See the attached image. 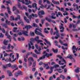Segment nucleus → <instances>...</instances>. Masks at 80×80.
<instances>
[{
	"label": "nucleus",
	"instance_id": "48",
	"mask_svg": "<svg viewBox=\"0 0 80 80\" xmlns=\"http://www.w3.org/2000/svg\"><path fill=\"white\" fill-rule=\"evenodd\" d=\"M32 56L34 57H35V58H37V56L35 53L32 54Z\"/></svg>",
	"mask_w": 80,
	"mask_h": 80
},
{
	"label": "nucleus",
	"instance_id": "22",
	"mask_svg": "<svg viewBox=\"0 0 80 80\" xmlns=\"http://www.w3.org/2000/svg\"><path fill=\"white\" fill-rule=\"evenodd\" d=\"M57 70L59 73H62L63 72V71L61 68L57 69Z\"/></svg>",
	"mask_w": 80,
	"mask_h": 80
},
{
	"label": "nucleus",
	"instance_id": "43",
	"mask_svg": "<svg viewBox=\"0 0 80 80\" xmlns=\"http://www.w3.org/2000/svg\"><path fill=\"white\" fill-rule=\"evenodd\" d=\"M19 13V11H18V10H16V12H15L14 13L15 14V15H18V13Z\"/></svg>",
	"mask_w": 80,
	"mask_h": 80
},
{
	"label": "nucleus",
	"instance_id": "28",
	"mask_svg": "<svg viewBox=\"0 0 80 80\" xmlns=\"http://www.w3.org/2000/svg\"><path fill=\"white\" fill-rule=\"evenodd\" d=\"M11 18L10 19V20L11 21H13V20H15V18L13 17V16H12L10 17Z\"/></svg>",
	"mask_w": 80,
	"mask_h": 80
},
{
	"label": "nucleus",
	"instance_id": "36",
	"mask_svg": "<svg viewBox=\"0 0 80 80\" xmlns=\"http://www.w3.org/2000/svg\"><path fill=\"white\" fill-rule=\"evenodd\" d=\"M6 36H7V38L10 39L9 40H10V42H11V39L12 38V37H11V36L10 35H8Z\"/></svg>",
	"mask_w": 80,
	"mask_h": 80
},
{
	"label": "nucleus",
	"instance_id": "30",
	"mask_svg": "<svg viewBox=\"0 0 80 80\" xmlns=\"http://www.w3.org/2000/svg\"><path fill=\"white\" fill-rule=\"evenodd\" d=\"M77 49H78V48H76V47H75V46H73L72 47V50H76V51H77Z\"/></svg>",
	"mask_w": 80,
	"mask_h": 80
},
{
	"label": "nucleus",
	"instance_id": "57",
	"mask_svg": "<svg viewBox=\"0 0 80 80\" xmlns=\"http://www.w3.org/2000/svg\"><path fill=\"white\" fill-rule=\"evenodd\" d=\"M32 64V61H29V66H30Z\"/></svg>",
	"mask_w": 80,
	"mask_h": 80
},
{
	"label": "nucleus",
	"instance_id": "19",
	"mask_svg": "<svg viewBox=\"0 0 80 80\" xmlns=\"http://www.w3.org/2000/svg\"><path fill=\"white\" fill-rule=\"evenodd\" d=\"M56 17H58V15H60L61 17H63L62 16V13H61L60 12H58V14L57 13L56 14Z\"/></svg>",
	"mask_w": 80,
	"mask_h": 80
},
{
	"label": "nucleus",
	"instance_id": "32",
	"mask_svg": "<svg viewBox=\"0 0 80 80\" xmlns=\"http://www.w3.org/2000/svg\"><path fill=\"white\" fill-rule=\"evenodd\" d=\"M6 23L7 24H8V25H10V21H8V20H6Z\"/></svg>",
	"mask_w": 80,
	"mask_h": 80
},
{
	"label": "nucleus",
	"instance_id": "49",
	"mask_svg": "<svg viewBox=\"0 0 80 80\" xmlns=\"http://www.w3.org/2000/svg\"><path fill=\"white\" fill-rule=\"evenodd\" d=\"M7 66H8L9 67H12V64H11V63H9L8 64H7Z\"/></svg>",
	"mask_w": 80,
	"mask_h": 80
},
{
	"label": "nucleus",
	"instance_id": "41",
	"mask_svg": "<svg viewBox=\"0 0 80 80\" xmlns=\"http://www.w3.org/2000/svg\"><path fill=\"white\" fill-rule=\"evenodd\" d=\"M44 21H45V19L42 18L41 20L42 23V24H43V23H44Z\"/></svg>",
	"mask_w": 80,
	"mask_h": 80
},
{
	"label": "nucleus",
	"instance_id": "46",
	"mask_svg": "<svg viewBox=\"0 0 80 80\" xmlns=\"http://www.w3.org/2000/svg\"><path fill=\"white\" fill-rule=\"evenodd\" d=\"M61 35L62 37H65V36H66V34L64 33H62L61 34Z\"/></svg>",
	"mask_w": 80,
	"mask_h": 80
},
{
	"label": "nucleus",
	"instance_id": "4",
	"mask_svg": "<svg viewBox=\"0 0 80 80\" xmlns=\"http://www.w3.org/2000/svg\"><path fill=\"white\" fill-rule=\"evenodd\" d=\"M29 50H30L31 48L33 49L35 48V47L33 46V41H31L30 43H28Z\"/></svg>",
	"mask_w": 80,
	"mask_h": 80
},
{
	"label": "nucleus",
	"instance_id": "54",
	"mask_svg": "<svg viewBox=\"0 0 80 80\" xmlns=\"http://www.w3.org/2000/svg\"><path fill=\"white\" fill-rule=\"evenodd\" d=\"M3 37V35L2 34V33H0V38H2Z\"/></svg>",
	"mask_w": 80,
	"mask_h": 80
},
{
	"label": "nucleus",
	"instance_id": "2",
	"mask_svg": "<svg viewBox=\"0 0 80 80\" xmlns=\"http://www.w3.org/2000/svg\"><path fill=\"white\" fill-rule=\"evenodd\" d=\"M35 33L37 34V35H40L42 37H44V36L40 32H42V31L38 29V28H36V30L35 31Z\"/></svg>",
	"mask_w": 80,
	"mask_h": 80
},
{
	"label": "nucleus",
	"instance_id": "24",
	"mask_svg": "<svg viewBox=\"0 0 80 80\" xmlns=\"http://www.w3.org/2000/svg\"><path fill=\"white\" fill-rule=\"evenodd\" d=\"M79 70H80V68H77L75 70V72L76 73H78V72H80Z\"/></svg>",
	"mask_w": 80,
	"mask_h": 80
},
{
	"label": "nucleus",
	"instance_id": "59",
	"mask_svg": "<svg viewBox=\"0 0 80 80\" xmlns=\"http://www.w3.org/2000/svg\"><path fill=\"white\" fill-rule=\"evenodd\" d=\"M69 28H72V24H69Z\"/></svg>",
	"mask_w": 80,
	"mask_h": 80
},
{
	"label": "nucleus",
	"instance_id": "51",
	"mask_svg": "<svg viewBox=\"0 0 80 80\" xmlns=\"http://www.w3.org/2000/svg\"><path fill=\"white\" fill-rule=\"evenodd\" d=\"M38 74V72L36 71V72H35V73H34V77H37V75Z\"/></svg>",
	"mask_w": 80,
	"mask_h": 80
},
{
	"label": "nucleus",
	"instance_id": "60",
	"mask_svg": "<svg viewBox=\"0 0 80 80\" xmlns=\"http://www.w3.org/2000/svg\"><path fill=\"white\" fill-rule=\"evenodd\" d=\"M2 48L3 50H5V49L7 48V47H6V46H4L2 47Z\"/></svg>",
	"mask_w": 80,
	"mask_h": 80
},
{
	"label": "nucleus",
	"instance_id": "31",
	"mask_svg": "<svg viewBox=\"0 0 80 80\" xmlns=\"http://www.w3.org/2000/svg\"><path fill=\"white\" fill-rule=\"evenodd\" d=\"M5 62H10L11 61V58H10L9 59L7 58L5 60Z\"/></svg>",
	"mask_w": 80,
	"mask_h": 80
},
{
	"label": "nucleus",
	"instance_id": "9",
	"mask_svg": "<svg viewBox=\"0 0 80 80\" xmlns=\"http://www.w3.org/2000/svg\"><path fill=\"white\" fill-rule=\"evenodd\" d=\"M59 28L61 30H60V32H64V27H62V26H60Z\"/></svg>",
	"mask_w": 80,
	"mask_h": 80
},
{
	"label": "nucleus",
	"instance_id": "47",
	"mask_svg": "<svg viewBox=\"0 0 80 80\" xmlns=\"http://www.w3.org/2000/svg\"><path fill=\"white\" fill-rule=\"evenodd\" d=\"M1 31H2V32L3 33H5V29H4V28H2V30H1Z\"/></svg>",
	"mask_w": 80,
	"mask_h": 80
},
{
	"label": "nucleus",
	"instance_id": "42",
	"mask_svg": "<svg viewBox=\"0 0 80 80\" xmlns=\"http://www.w3.org/2000/svg\"><path fill=\"white\" fill-rule=\"evenodd\" d=\"M18 2H22V3H23L24 4L25 3V1L22 0H18Z\"/></svg>",
	"mask_w": 80,
	"mask_h": 80
},
{
	"label": "nucleus",
	"instance_id": "45",
	"mask_svg": "<svg viewBox=\"0 0 80 80\" xmlns=\"http://www.w3.org/2000/svg\"><path fill=\"white\" fill-rule=\"evenodd\" d=\"M32 26L34 27H37V25L35 23H33Z\"/></svg>",
	"mask_w": 80,
	"mask_h": 80
},
{
	"label": "nucleus",
	"instance_id": "58",
	"mask_svg": "<svg viewBox=\"0 0 80 80\" xmlns=\"http://www.w3.org/2000/svg\"><path fill=\"white\" fill-rule=\"evenodd\" d=\"M55 45L56 46H57V47H58V48H61V46L60 45H58L57 44H56Z\"/></svg>",
	"mask_w": 80,
	"mask_h": 80
},
{
	"label": "nucleus",
	"instance_id": "35",
	"mask_svg": "<svg viewBox=\"0 0 80 80\" xmlns=\"http://www.w3.org/2000/svg\"><path fill=\"white\" fill-rule=\"evenodd\" d=\"M32 52H28L27 53V54L26 55V58H28V56L30 55V54H32Z\"/></svg>",
	"mask_w": 80,
	"mask_h": 80
},
{
	"label": "nucleus",
	"instance_id": "50",
	"mask_svg": "<svg viewBox=\"0 0 80 80\" xmlns=\"http://www.w3.org/2000/svg\"><path fill=\"white\" fill-rule=\"evenodd\" d=\"M36 65V62L35 61L33 64L32 67H35Z\"/></svg>",
	"mask_w": 80,
	"mask_h": 80
},
{
	"label": "nucleus",
	"instance_id": "11",
	"mask_svg": "<svg viewBox=\"0 0 80 80\" xmlns=\"http://www.w3.org/2000/svg\"><path fill=\"white\" fill-rule=\"evenodd\" d=\"M67 58H70L71 60H72V59H73V55L69 54L68 56H67Z\"/></svg>",
	"mask_w": 80,
	"mask_h": 80
},
{
	"label": "nucleus",
	"instance_id": "33",
	"mask_svg": "<svg viewBox=\"0 0 80 80\" xmlns=\"http://www.w3.org/2000/svg\"><path fill=\"white\" fill-rule=\"evenodd\" d=\"M52 51L54 53H57L58 52V49H57L55 50L54 49H52Z\"/></svg>",
	"mask_w": 80,
	"mask_h": 80
},
{
	"label": "nucleus",
	"instance_id": "62",
	"mask_svg": "<svg viewBox=\"0 0 80 80\" xmlns=\"http://www.w3.org/2000/svg\"><path fill=\"white\" fill-rule=\"evenodd\" d=\"M1 8H6L3 5H2V6H1Z\"/></svg>",
	"mask_w": 80,
	"mask_h": 80
},
{
	"label": "nucleus",
	"instance_id": "25",
	"mask_svg": "<svg viewBox=\"0 0 80 80\" xmlns=\"http://www.w3.org/2000/svg\"><path fill=\"white\" fill-rule=\"evenodd\" d=\"M44 40L46 42V43H48V44L49 45H51V43H50V42H49L48 41H47V39H46L45 38L44 39Z\"/></svg>",
	"mask_w": 80,
	"mask_h": 80
},
{
	"label": "nucleus",
	"instance_id": "8",
	"mask_svg": "<svg viewBox=\"0 0 80 80\" xmlns=\"http://www.w3.org/2000/svg\"><path fill=\"white\" fill-rule=\"evenodd\" d=\"M55 29L56 30V35L57 37H58L59 38L60 37V34H59V33H58V30L57 29V28L55 27Z\"/></svg>",
	"mask_w": 80,
	"mask_h": 80
},
{
	"label": "nucleus",
	"instance_id": "18",
	"mask_svg": "<svg viewBox=\"0 0 80 80\" xmlns=\"http://www.w3.org/2000/svg\"><path fill=\"white\" fill-rule=\"evenodd\" d=\"M73 7H76V8L77 9V10H78L79 8L78 7V5L75 3H74L73 5Z\"/></svg>",
	"mask_w": 80,
	"mask_h": 80
},
{
	"label": "nucleus",
	"instance_id": "20",
	"mask_svg": "<svg viewBox=\"0 0 80 80\" xmlns=\"http://www.w3.org/2000/svg\"><path fill=\"white\" fill-rule=\"evenodd\" d=\"M17 18H15V20L17 21V20H18H18H20V16L19 15H18L17 16Z\"/></svg>",
	"mask_w": 80,
	"mask_h": 80
},
{
	"label": "nucleus",
	"instance_id": "17",
	"mask_svg": "<svg viewBox=\"0 0 80 80\" xmlns=\"http://www.w3.org/2000/svg\"><path fill=\"white\" fill-rule=\"evenodd\" d=\"M1 25H2L3 27H5V28H7V24L5 23H2Z\"/></svg>",
	"mask_w": 80,
	"mask_h": 80
},
{
	"label": "nucleus",
	"instance_id": "29",
	"mask_svg": "<svg viewBox=\"0 0 80 80\" xmlns=\"http://www.w3.org/2000/svg\"><path fill=\"white\" fill-rule=\"evenodd\" d=\"M7 9L8 13H9V14H10V13H11V12H10V8L9 7H7Z\"/></svg>",
	"mask_w": 80,
	"mask_h": 80
},
{
	"label": "nucleus",
	"instance_id": "6",
	"mask_svg": "<svg viewBox=\"0 0 80 80\" xmlns=\"http://www.w3.org/2000/svg\"><path fill=\"white\" fill-rule=\"evenodd\" d=\"M43 55H44L42 56V59H43V58H45V56L47 57H49V54L46 52V51H44L43 52Z\"/></svg>",
	"mask_w": 80,
	"mask_h": 80
},
{
	"label": "nucleus",
	"instance_id": "27",
	"mask_svg": "<svg viewBox=\"0 0 80 80\" xmlns=\"http://www.w3.org/2000/svg\"><path fill=\"white\" fill-rule=\"evenodd\" d=\"M45 18L46 20H47V21H48V22H52V21L50 19H48V18H47V17Z\"/></svg>",
	"mask_w": 80,
	"mask_h": 80
},
{
	"label": "nucleus",
	"instance_id": "14",
	"mask_svg": "<svg viewBox=\"0 0 80 80\" xmlns=\"http://www.w3.org/2000/svg\"><path fill=\"white\" fill-rule=\"evenodd\" d=\"M25 4L26 5H28L29 3H32V2L30 1H28V0H25Z\"/></svg>",
	"mask_w": 80,
	"mask_h": 80
},
{
	"label": "nucleus",
	"instance_id": "64",
	"mask_svg": "<svg viewBox=\"0 0 80 80\" xmlns=\"http://www.w3.org/2000/svg\"><path fill=\"white\" fill-rule=\"evenodd\" d=\"M17 9V8L16 7H15V6H14L13 7V11H15Z\"/></svg>",
	"mask_w": 80,
	"mask_h": 80
},
{
	"label": "nucleus",
	"instance_id": "61",
	"mask_svg": "<svg viewBox=\"0 0 80 80\" xmlns=\"http://www.w3.org/2000/svg\"><path fill=\"white\" fill-rule=\"evenodd\" d=\"M62 62H63L64 63L66 64V61H65V60L63 58L62 59Z\"/></svg>",
	"mask_w": 80,
	"mask_h": 80
},
{
	"label": "nucleus",
	"instance_id": "56",
	"mask_svg": "<svg viewBox=\"0 0 80 80\" xmlns=\"http://www.w3.org/2000/svg\"><path fill=\"white\" fill-rule=\"evenodd\" d=\"M57 57H59L60 58V59H63V58H62V57L60 56H59L58 55L57 56Z\"/></svg>",
	"mask_w": 80,
	"mask_h": 80
},
{
	"label": "nucleus",
	"instance_id": "23",
	"mask_svg": "<svg viewBox=\"0 0 80 80\" xmlns=\"http://www.w3.org/2000/svg\"><path fill=\"white\" fill-rule=\"evenodd\" d=\"M8 42V40H4V44L6 45H7Z\"/></svg>",
	"mask_w": 80,
	"mask_h": 80
},
{
	"label": "nucleus",
	"instance_id": "16",
	"mask_svg": "<svg viewBox=\"0 0 80 80\" xmlns=\"http://www.w3.org/2000/svg\"><path fill=\"white\" fill-rule=\"evenodd\" d=\"M28 61L29 62H33L34 60H33V58L32 57H30L29 58H28Z\"/></svg>",
	"mask_w": 80,
	"mask_h": 80
},
{
	"label": "nucleus",
	"instance_id": "3",
	"mask_svg": "<svg viewBox=\"0 0 80 80\" xmlns=\"http://www.w3.org/2000/svg\"><path fill=\"white\" fill-rule=\"evenodd\" d=\"M38 39H39V37L38 36H37L36 38H35L34 39L33 38H31V41H32V42L33 41L35 40H36V42H37L38 43H42V42L43 41L42 40H38Z\"/></svg>",
	"mask_w": 80,
	"mask_h": 80
},
{
	"label": "nucleus",
	"instance_id": "39",
	"mask_svg": "<svg viewBox=\"0 0 80 80\" xmlns=\"http://www.w3.org/2000/svg\"><path fill=\"white\" fill-rule=\"evenodd\" d=\"M6 2L7 3H8V4L10 3V5H12V2L10 1H6Z\"/></svg>",
	"mask_w": 80,
	"mask_h": 80
},
{
	"label": "nucleus",
	"instance_id": "1",
	"mask_svg": "<svg viewBox=\"0 0 80 80\" xmlns=\"http://www.w3.org/2000/svg\"><path fill=\"white\" fill-rule=\"evenodd\" d=\"M32 26L30 25H27L26 26H25V28H23V29H27V31H23L22 32V33L25 35V36H28V28H32Z\"/></svg>",
	"mask_w": 80,
	"mask_h": 80
},
{
	"label": "nucleus",
	"instance_id": "40",
	"mask_svg": "<svg viewBox=\"0 0 80 80\" xmlns=\"http://www.w3.org/2000/svg\"><path fill=\"white\" fill-rule=\"evenodd\" d=\"M12 68H17V65H14L12 66Z\"/></svg>",
	"mask_w": 80,
	"mask_h": 80
},
{
	"label": "nucleus",
	"instance_id": "7",
	"mask_svg": "<svg viewBox=\"0 0 80 80\" xmlns=\"http://www.w3.org/2000/svg\"><path fill=\"white\" fill-rule=\"evenodd\" d=\"M19 75H22V73L21 72V71H19L18 72H16L15 73V76L16 77H18Z\"/></svg>",
	"mask_w": 80,
	"mask_h": 80
},
{
	"label": "nucleus",
	"instance_id": "53",
	"mask_svg": "<svg viewBox=\"0 0 80 80\" xmlns=\"http://www.w3.org/2000/svg\"><path fill=\"white\" fill-rule=\"evenodd\" d=\"M9 55L7 54V53H5L4 54V57H7V56H8Z\"/></svg>",
	"mask_w": 80,
	"mask_h": 80
},
{
	"label": "nucleus",
	"instance_id": "26",
	"mask_svg": "<svg viewBox=\"0 0 80 80\" xmlns=\"http://www.w3.org/2000/svg\"><path fill=\"white\" fill-rule=\"evenodd\" d=\"M34 52H36V54H39L41 53V52H40V51L38 52L36 49L34 50Z\"/></svg>",
	"mask_w": 80,
	"mask_h": 80
},
{
	"label": "nucleus",
	"instance_id": "38",
	"mask_svg": "<svg viewBox=\"0 0 80 80\" xmlns=\"http://www.w3.org/2000/svg\"><path fill=\"white\" fill-rule=\"evenodd\" d=\"M35 34V33H34L33 32H30V35L31 36H33Z\"/></svg>",
	"mask_w": 80,
	"mask_h": 80
},
{
	"label": "nucleus",
	"instance_id": "52",
	"mask_svg": "<svg viewBox=\"0 0 80 80\" xmlns=\"http://www.w3.org/2000/svg\"><path fill=\"white\" fill-rule=\"evenodd\" d=\"M18 6L20 8H22V6L20 3H19L18 5Z\"/></svg>",
	"mask_w": 80,
	"mask_h": 80
},
{
	"label": "nucleus",
	"instance_id": "12",
	"mask_svg": "<svg viewBox=\"0 0 80 80\" xmlns=\"http://www.w3.org/2000/svg\"><path fill=\"white\" fill-rule=\"evenodd\" d=\"M52 2L55 5H60L59 2L55 1L54 0H52Z\"/></svg>",
	"mask_w": 80,
	"mask_h": 80
},
{
	"label": "nucleus",
	"instance_id": "44",
	"mask_svg": "<svg viewBox=\"0 0 80 80\" xmlns=\"http://www.w3.org/2000/svg\"><path fill=\"white\" fill-rule=\"evenodd\" d=\"M32 17H38V16H37V14H35L34 15L33 14H32Z\"/></svg>",
	"mask_w": 80,
	"mask_h": 80
},
{
	"label": "nucleus",
	"instance_id": "63",
	"mask_svg": "<svg viewBox=\"0 0 80 80\" xmlns=\"http://www.w3.org/2000/svg\"><path fill=\"white\" fill-rule=\"evenodd\" d=\"M64 22L65 23H67V18H64Z\"/></svg>",
	"mask_w": 80,
	"mask_h": 80
},
{
	"label": "nucleus",
	"instance_id": "55",
	"mask_svg": "<svg viewBox=\"0 0 80 80\" xmlns=\"http://www.w3.org/2000/svg\"><path fill=\"white\" fill-rule=\"evenodd\" d=\"M51 18H52V19H56V17L53 16H51Z\"/></svg>",
	"mask_w": 80,
	"mask_h": 80
},
{
	"label": "nucleus",
	"instance_id": "21",
	"mask_svg": "<svg viewBox=\"0 0 80 80\" xmlns=\"http://www.w3.org/2000/svg\"><path fill=\"white\" fill-rule=\"evenodd\" d=\"M56 7L58 8L59 10H61V11H62L63 12H64V9L62 8H61L60 9V8L58 7L57 6Z\"/></svg>",
	"mask_w": 80,
	"mask_h": 80
},
{
	"label": "nucleus",
	"instance_id": "15",
	"mask_svg": "<svg viewBox=\"0 0 80 80\" xmlns=\"http://www.w3.org/2000/svg\"><path fill=\"white\" fill-rule=\"evenodd\" d=\"M37 5L36 3H34L32 4V7L35 8V9H38V8L37 6Z\"/></svg>",
	"mask_w": 80,
	"mask_h": 80
},
{
	"label": "nucleus",
	"instance_id": "13",
	"mask_svg": "<svg viewBox=\"0 0 80 80\" xmlns=\"http://www.w3.org/2000/svg\"><path fill=\"white\" fill-rule=\"evenodd\" d=\"M59 42H60V43L61 44L63 45H64V46H65L66 47H67V43L63 44V42L61 40H59Z\"/></svg>",
	"mask_w": 80,
	"mask_h": 80
},
{
	"label": "nucleus",
	"instance_id": "5",
	"mask_svg": "<svg viewBox=\"0 0 80 80\" xmlns=\"http://www.w3.org/2000/svg\"><path fill=\"white\" fill-rule=\"evenodd\" d=\"M38 15H39V16L41 18H42L43 16L41 15H44V12L43 11H39L38 12Z\"/></svg>",
	"mask_w": 80,
	"mask_h": 80
},
{
	"label": "nucleus",
	"instance_id": "34",
	"mask_svg": "<svg viewBox=\"0 0 80 80\" xmlns=\"http://www.w3.org/2000/svg\"><path fill=\"white\" fill-rule=\"evenodd\" d=\"M60 78H62L63 80H64V79H65V76L62 75H61L60 76Z\"/></svg>",
	"mask_w": 80,
	"mask_h": 80
},
{
	"label": "nucleus",
	"instance_id": "10",
	"mask_svg": "<svg viewBox=\"0 0 80 80\" xmlns=\"http://www.w3.org/2000/svg\"><path fill=\"white\" fill-rule=\"evenodd\" d=\"M35 47L37 49H38V51H40L41 50H42V48H41V47L40 46L38 47V45L36 44L35 45Z\"/></svg>",
	"mask_w": 80,
	"mask_h": 80
},
{
	"label": "nucleus",
	"instance_id": "37",
	"mask_svg": "<svg viewBox=\"0 0 80 80\" xmlns=\"http://www.w3.org/2000/svg\"><path fill=\"white\" fill-rule=\"evenodd\" d=\"M44 1V3L45 2H47V3H48V4H50V2L48 0H43Z\"/></svg>",
	"mask_w": 80,
	"mask_h": 80
}]
</instances>
